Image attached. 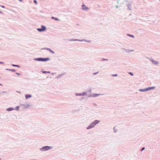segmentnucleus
Masks as SVG:
<instances>
[{"instance_id":"39448f33","label":"nucleus","mask_w":160,"mask_h":160,"mask_svg":"<svg viewBox=\"0 0 160 160\" xmlns=\"http://www.w3.org/2000/svg\"><path fill=\"white\" fill-rule=\"evenodd\" d=\"M20 106L23 107L24 109H26L28 108L30 106V105L29 104L26 105L25 104H21Z\"/></svg>"},{"instance_id":"2eb2a0df","label":"nucleus","mask_w":160,"mask_h":160,"mask_svg":"<svg viewBox=\"0 0 160 160\" xmlns=\"http://www.w3.org/2000/svg\"><path fill=\"white\" fill-rule=\"evenodd\" d=\"M5 70L7 71H11L13 72H15L16 71V70L14 69H6Z\"/></svg>"},{"instance_id":"c85d7f7f","label":"nucleus","mask_w":160,"mask_h":160,"mask_svg":"<svg viewBox=\"0 0 160 160\" xmlns=\"http://www.w3.org/2000/svg\"><path fill=\"white\" fill-rule=\"evenodd\" d=\"M1 7L3 8H5V6L3 5H1Z\"/></svg>"},{"instance_id":"7c9ffc66","label":"nucleus","mask_w":160,"mask_h":160,"mask_svg":"<svg viewBox=\"0 0 160 160\" xmlns=\"http://www.w3.org/2000/svg\"><path fill=\"white\" fill-rule=\"evenodd\" d=\"M144 149H145V148H142V150H141V151H143V150H144Z\"/></svg>"},{"instance_id":"dca6fc26","label":"nucleus","mask_w":160,"mask_h":160,"mask_svg":"<svg viewBox=\"0 0 160 160\" xmlns=\"http://www.w3.org/2000/svg\"><path fill=\"white\" fill-rule=\"evenodd\" d=\"M51 18L52 19H54L55 20H56V21H59V19L57 18H55V17H51Z\"/></svg>"},{"instance_id":"f03ea898","label":"nucleus","mask_w":160,"mask_h":160,"mask_svg":"<svg viewBox=\"0 0 160 160\" xmlns=\"http://www.w3.org/2000/svg\"><path fill=\"white\" fill-rule=\"evenodd\" d=\"M37 30L39 32H43L47 30L46 27L44 25H42L41 28H37Z\"/></svg>"},{"instance_id":"2f4dec72","label":"nucleus","mask_w":160,"mask_h":160,"mask_svg":"<svg viewBox=\"0 0 160 160\" xmlns=\"http://www.w3.org/2000/svg\"><path fill=\"white\" fill-rule=\"evenodd\" d=\"M2 12L0 11V13L2 14Z\"/></svg>"},{"instance_id":"cd10ccee","label":"nucleus","mask_w":160,"mask_h":160,"mask_svg":"<svg viewBox=\"0 0 160 160\" xmlns=\"http://www.w3.org/2000/svg\"><path fill=\"white\" fill-rule=\"evenodd\" d=\"M15 74L18 75H19L20 74V73L18 72H16Z\"/></svg>"},{"instance_id":"ddd939ff","label":"nucleus","mask_w":160,"mask_h":160,"mask_svg":"<svg viewBox=\"0 0 160 160\" xmlns=\"http://www.w3.org/2000/svg\"><path fill=\"white\" fill-rule=\"evenodd\" d=\"M33 60L35 61H41V58H34Z\"/></svg>"},{"instance_id":"9d476101","label":"nucleus","mask_w":160,"mask_h":160,"mask_svg":"<svg viewBox=\"0 0 160 160\" xmlns=\"http://www.w3.org/2000/svg\"><path fill=\"white\" fill-rule=\"evenodd\" d=\"M79 41L81 42H82L83 41H85L88 42H90V41L89 40H86L85 39H82V40H79L78 39H73V41Z\"/></svg>"},{"instance_id":"f3484780","label":"nucleus","mask_w":160,"mask_h":160,"mask_svg":"<svg viewBox=\"0 0 160 160\" xmlns=\"http://www.w3.org/2000/svg\"><path fill=\"white\" fill-rule=\"evenodd\" d=\"M11 65L13 67H15L19 68H20V66L19 65L12 64Z\"/></svg>"},{"instance_id":"20e7f679","label":"nucleus","mask_w":160,"mask_h":160,"mask_svg":"<svg viewBox=\"0 0 160 160\" xmlns=\"http://www.w3.org/2000/svg\"><path fill=\"white\" fill-rule=\"evenodd\" d=\"M82 9L83 11H87L89 9V8L88 7H87L85 5L83 4L82 5Z\"/></svg>"},{"instance_id":"a878e982","label":"nucleus","mask_w":160,"mask_h":160,"mask_svg":"<svg viewBox=\"0 0 160 160\" xmlns=\"http://www.w3.org/2000/svg\"><path fill=\"white\" fill-rule=\"evenodd\" d=\"M99 95V94H95L93 96H94V97H96V96H98V95Z\"/></svg>"},{"instance_id":"423d86ee","label":"nucleus","mask_w":160,"mask_h":160,"mask_svg":"<svg viewBox=\"0 0 160 160\" xmlns=\"http://www.w3.org/2000/svg\"><path fill=\"white\" fill-rule=\"evenodd\" d=\"M99 122V121L96 120L94 122H92L91 125V128L93 127L96 124Z\"/></svg>"},{"instance_id":"4be33fe9","label":"nucleus","mask_w":160,"mask_h":160,"mask_svg":"<svg viewBox=\"0 0 160 160\" xmlns=\"http://www.w3.org/2000/svg\"><path fill=\"white\" fill-rule=\"evenodd\" d=\"M33 2H34L36 4H37L38 3V2L36 0H34Z\"/></svg>"},{"instance_id":"5701e85b","label":"nucleus","mask_w":160,"mask_h":160,"mask_svg":"<svg viewBox=\"0 0 160 160\" xmlns=\"http://www.w3.org/2000/svg\"><path fill=\"white\" fill-rule=\"evenodd\" d=\"M118 75L117 74H113L112 75V77H116Z\"/></svg>"},{"instance_id":"aec40b11","label":"nucleus","mask_w":160,"mask_h":160,"mask_svg":"<svg viewBox=\"0 0 160 160\" xmlns=\"http://www.w3.org/2000/svg\"><path fill=\"white\" fill-rule=\"evenodd\" d=\"M68 41L71 42V41H73V39L72 38V39H69L68 40Z\"/></svg>"},{"instance_id":"0eeeda50","label":"nucleus","mask_w":160,"mask_h":160,"mask_svg":"<svg viewBox=\"0 0 160 160\" xmlns=\"http://www.w3.org/2000/svg\"><path fill=\"white\" fill-rule=\"evenodd\" d=\"M42 50H48L50 52H51L53 54H54L55 53L50 48H42Z\"/></svg>"},{"instance_id":"393cba45","label":"nucleus","mask_w":160,"mask_h":160,"mask_svg":"<svg viewBox=\"0 0 160 160\" xmlns=\"http://www.w3.org/2000/svg\"><path fill=\"white\" fill-rule=\"evenodd\" d=\"M129 36L130 37H132V38H134V36L133 35H129Z\"/></svg>"},{"instance_id":"412c9836","label":"nucleus","mask_w":160,"mask_h":160,"mask_svg":"<svg viewBox=\"0 0 160 160\" xmlns=\"http://www.w3.org/2000/svg\"><path fill=\"white\" fill-rule=\"evenodd\" d=\"M152 62L155 64H158V62L157 61H152Z\"/></svg>"},{"instance_id":"a211bd4d","label":"nucleus","mask_w":160,"mask_h":160,"mask_svg":"<svg viewBox=\"0 0 160 160\" xmlns=\"http://www.w3.org/2000/svg\"><path fill=\"white\" fill-rule=\"evenodd\" d=\"M43 73L45 74V73H50V71H43L42 72Z\"/></svg>"},{"instance_id":"e433bc0d","label":"nucleus","mask_w":160,"mask_h":160,"mask_svg":"<svg viewBox=\"0 0 160 160\" xmlns=\"http://www.w3.org/2000/svg\"><path fill=\"white\" fill-rule=\"evenodd\" d=\"M52 75H53V74H54V73H52Z\"/></svg>"},{"instance_id":"b1692460","label":"nucleus","mask_w":160,"mask_h":160,"mask_svg":"<svg viewBox=\"0 0 160 160\" xmlns=\"http://www.w3.org/2000/svg\"><path fill=\"white\" fill-rule=\"evenodd\" d=\"M87 129H90V125H89L87 128Z\"/></svg>"},{"instance_id":"bb28decb","label":"nucleus","mask_w":160,"mask_h":160,"mask_svg":"<svg viewBox=\"0 0 160 160\" xmlns=\"http://www.w3.org/2000/svg\"><path fill=\"white\" fill-rule=\"evenodd\" d=\"M129 74L131 75L132 76L133 75V74L132 72H129Z\"/></svg>"},{"instance_id":"473e14b6","label":"nucleus","mask_w":160,"mask_h":160,"mask_svg":"<svg viewBox=\"0 0 160 160\" xmlns=\"http://www.w3.org/2000/svg\"><path fill=\"white\" fill-rule=\"evenodd\" d=\"M88 97H90V95H88Z\"/></svg>"},{"instance_id":"4468645a","label":"nucleus","mask_w":160,"mask_h":160,"mask_svg":"<svg viewBox=\"0 0 160 160\" xmlns=\"http://www.w3.org/2000/svg\"><path fill=\"white\" fill-rule=\"evenodd\" d=\"M65 74V73H62L61 74H58L56 77V78H57V79H58L60 78H61L62 76L63 75H64Z\"/></svg>"},{"instance_id":"7ed1b4c3","label":"nucleus","mask_w":160,"mask_h":160,"mask_svg":"<svg viewBox=\"0 0 160 160\" xmlns=\"http://www.w3.org/2000/svg\"><path fill=\"white\" fill-rule=\"evenodd\" d=\"M75 95L76 96L87 95V92H84L82 93H75Z\"/></svg>"},{"instance_id":"f257e3e1","label":"nucleus","mask_w":160,"mask_h":160,"mask_svg":"<svg viewBox=\"0 0 160 160\" xmlns=\"http://www.w3.org/2000/svg\"><path fill=\"white\" fill-rule=\"evenodd\" d=\"M52 147L46 146L42 147L40 149V150L41 151H45L49 149H52Z\"/></svg>"},{"instance_id":"6e6552de","label":"nucleus","mask_w":160,"mask_h":160,"mask_svg":"<svg viewBox=\"0 0 160 160\" xmlns=\"http://www.w3.org/2000/svg\"><path fill=\"white\" fill-rule=\"evenodd\" d=\"M154 88V87H149V88H146L145 89H140V91H148V90H150L151 89H153Z\"/></svg>"},{"instance_id":"c9c22d12","label":"nucleus","mask_w":160,"mask_h":160,"mask_svg":"<svg viewBox=\"0 0 160 160\" xmlns=\"http://www.w3.org/2000/svg\"><path fill=\"white\" fill-rule=\"evenodd\" d=\"M0 86H2V85L0 83Z\"/></svg>"},{"instance_id":"f8f14e48","label":"nucleus","mask_w":160,"mask_h":160,"mask_svg":"<svg viewBox=\"0 0 160 160\" xmlns=\"http://www.w3.org/2000/svg\"><path fill=\"white\" fill-rule=\"evenodd\" d=\"M14 109H15V108H14L12 107H11V108H7L6 109V111H11L14 110Z\"/></svg>"},{"instance_id":"9b49d317","label":"nucleus","mask_w":160,"mask_h":160,"mask_svg":"<svg viewBox=\"0 0 160 160\" xmlns=\"http://www.w3.org/2000/svg\"><path fill=\"white\" fill-rule=\"evenodd\" d=\"M25 96L26 99H28L29 98H31L32 97V95L31 94H27L25 95Z\"/></svg>"},{"instance_id":"6ab92c4d","label":"nucleus","mask_w":160,"mask_h":160,"mask_svg":"<svg viewBox=\"0 0 160 160\" xmlns=\"http://www.w3.org/2000/svg\"><path fill=\"white\" fill-rule=\"evenodd\" d=\"M16 108H15V109H14V110H17V111H19V106H16V107H15Z\"/></svg>"},{"instance_id":"72a5a7b5","label":"nucleus","mask_w":160,"mask_h":160,"mask_svg":"<svg viewBox=\"0 0 160 160\" xmlns=\"http://www.w3.org/2000/svg\"><path fill=\"white\" fill-rule=\"evenodd\" d=\"M17 92H18V93H21V92H20L17 91Z\"/></svg>"},{"instance_id":"1a4fd4ad","label":"nucleus","mask_w":160,"mask_h":160,"mask_svg":"<svg viewBox=\"0 0 160 160\" xmlns=\"http://www.w3.org/2000/svg\"><path fill=\"white\" fill-rule=\"evenodd\" d=\"M50 60L49 58H41V62H46Z\"/></svg>"},{"instance_id":"4c0bfd02","label":"nucleus","mask_w":160,"mask_h":160,"mask_svg":"<svg viewBox=\"0 0 160 160\" xmlns=\"http://www.w3.org/2000/svg\"><path fill=\"white\" fill-rule=\"evenodd\" d=\"M1 158H0V160H1Z\"/></svg>"},{"instance_id":"c756f323","label":"nucleus","mask_w":160,"mask_h":160,"mask_svg":"<svg viewBox=\"0 0 160 160\" xmlns=\"http://www.w3.org/2000/svg\"><path fill=\"white\" fill-rule=\"evenodd\" d=\"M0 64H4V62H0Z\"/></svg>"},{"instance_id":"f704fd0d","label":"nucleus","mask_w":160,"mask_h":160,"mask_svg":"<svg viewBox=\"0 0 160 160\" xmlns=\"http://www.w3.org/2000/svg\"><path fill=\"white\" fill-rule=\"evenodd\" d=\"M18 0L20 2H22V0Z\"/></svg>"}]
</instances>
